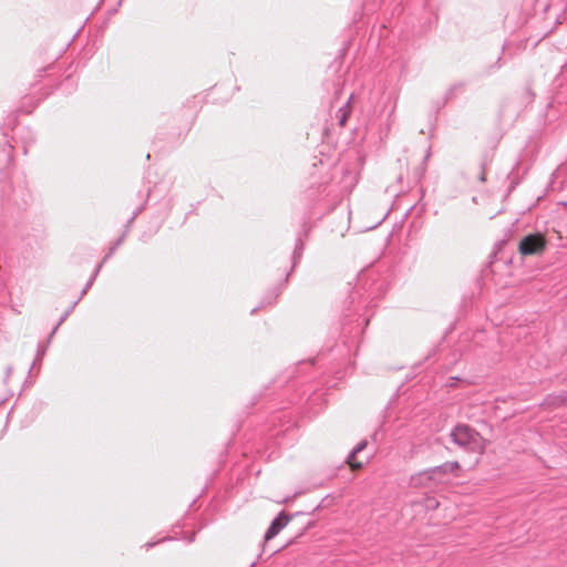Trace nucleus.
Here are the masks:
<instances>
[{
    "instance_id": "1",
    "label": "nucleus",
    "mask_w": 567,
    "mask_h": 567,
    "mask_svg": "<svg viewBox=\"0 0 567 567\" xmlns=\"http://www.w3.org/2000/svg\"><path fill=\"white\" fill-rule=\"evenodd\" d=\"M452 442L458 445L460 447L473 452V453H482L483 445L481 443V435L475 430L471 429L468 425L458 424L456 425L451 434Z\"/></svg>"
},
{
    "instance_id": "2",
    "label": "nucleus",
    "mask_w": 567,
    "mask_h": 567,
    "mask_svg": "<svg viewBox=\"0 0 567 567\" xmlns=\"http://www.w3.org/2000/svg\"><path fill=\"white\" fill-rule=\"evenodd\" d=\"M546 247V240L542 234H529L525 236L518 246V250L524 256L540 254Z\"/></svg>"
},
{
    "instance_id": "3",
    "label": "nucleus",
    "mask_w": 567,
    "mask_h": 567,
    "mask_svg": "<svg viewBox=\"0 0 567 567\" xmlns=\"http://www.w3.org/2000/svg\"><path fill=\"white\" fill-rule=\"evenodd\" d=\"M460 463L456 461L453 462H445L441 465L431 467V473L433 477L435 478V484H441L444 482V477L449 474H454L456 471L460 470Z\"/></svg>"
},
{
    "instance_id": "4",
    "label": "nucleus",
    "mask_w": 567,
    "mask_h": 567,
    "mask_svg": "<svg viewBox=\"0 0 567 567\" xmlns=\"http://www.w3.org/2000/svg\"><path fill=\"white\" fill-rule=\"evenodd\" d=\"M291 516L286 514L284 511L271 522L270 526L265 533V540H270L277 536L290 522Z\"/></svg>"
},
{
    "instance_id": "5",
    "label": "nucleus",
    "mask_w": 567,
    "mask_h": 567,
    "mask_svg": "<svg viewBox=\"0 0 567 567\" xmlns=\"http://www.w3.org/2000/svg\"><path fill=\"white\" fill-rule=\"evenodd\" d=\"M411 484L414 487H430L435 484V478L433 477L431 470H424L411 477Z\"/></svg>"
},
{
    "instance_id": "6",
    "label": "nucleus",
    "mask_w": 567,
    "mask_h": 567,
    "mask_svg": "<svg viewBox=\"0 0 567 567\" xmlns=\"http://www.w3.org/2000/svg\"><path fill=\"white\" fill-rule=\"evenodd\" d=\"M542 406L547 409L566 406L565 392L548 394L542 402Z\"/></svg>"
},
{
    "instance_id": "7",
    "label": "nucleus",
    "mask_w": 567,
    "mask_h": 567,
    "mask_svg": "<svg viewBox=\"0 0 567 567\" xmlns=\"http://www.w3.org/2000/svg\"><path fill=\"white\" fill-rule=\"evenodd\" d=\"M368 445V442L365 440L361 441L360 443H358L353 449L352 451L349 453L348 457H347V463L350 465V467L352 470H359L363 466L362 463L360 462H355L354 461V457L358 453H360L361 451H363Z\"/></svg>"
},
{
    "instance_id": "8",
    "label": "nucleus",
    "mask_w": 567,
    "mask_h": 567,
    "mask_svg": "<svg viewBox=\"0 0 567 567\" xmlns=\"http://www.w3.org/2000/svg\"><path fill=\"white\" fill-rule=\"evenodd\" d=\"M352 97L353 95L351 94L350 97L348 99L347 103L344 105H342L341 107H339V110L337 111V118H338V122H339V125L340 126H344L346 123H347V120L351 113V101H352Z\"/></svg>"
},
{
    "instance_id": "9",
    "label": "nucleus",
    "mask_w": 567,
    "mask_h": 567,
    "mask_svg": "<svg viewBox=\"0 0 567 567\" xmlns=\"http://www.w3.org/2000/svg\"><path fill=\"white\" fill-rule=\"evenodd\" d=\"M101 269H102V264H99L96 266V268L94 269V271H93L91 278L89 279V281L85 282V286H84V288L82 289V291L80 293L79 300H81L86 295L87 290L93 285V282H94L95 278L97 277V275H99Z\"/></svg>"
},
{
    "instance_id": "10",
    "label": "nucleus",
    "mask_w": 567,
    "mask_h": 567,
    "mask_svg": "<svg viewBox=\"0 0 567 567\" xmlns=\"http://www.w3.org/2000/svg\"><path fill=\"white\" fill-rule=\"evenodd\" d=\"M80 300H75L66 310L65 312L62 315V317L60 318L59 322L56 323V326L53 328L50 337H49V341L52 339V337L54 336V333L56 332L58 328L62 324V322L69 317V315L73 311L74 307L78 305Z\"/></svg>"
},
{
    "instance_id": "11",
    "label": "nucleus",
    "mask_w": 567,
    "mask_h": 567,
    "mask_svg": "<svg viewBox=\"0 0 567 567\" xmlns=\"http://www.w3.org/2000/svg\"><path fill=\"white\" fill-rule=\"evenodd\" d=\"M492 162V156L491 155H485L484 158L482 159L481 162V174L478 176V179L480 182L484 183L486 181V169L488 167V165L491 164Z\"/></svg>"
},
{
    "instance_id": "12",
    "label": "nucleus",
    "mask_w": 567,
    "mask_h": 567,
    "mask_svg": "<svg viewBox=\"0 0 567 567\" xmlns=\"http://www.w3.org/2000/svg\"><path fill=\"white\" fill-rule=\"evenodd\" d=\"M45 350H47V347L45 346H41L39 344L38 347V350H37V354H35V359L32 363V368L35 365V363L39 361H41L45 354Z\"/></svg>"
},
{
    "instance_id": "13",
    "label": "nucleus",
    "mask_w": 567,
    "mask_h": 567,
    "mask_svg": "<svg viewBox=\"0 0 567 567\" xmlns=\"http://www.w3.org/2000/svg\"><path fill=\"white\" fill-rule=\"evenodd\" d=\"M302 249H303V245H302L301 240L299 239L296 245L295 251H293V262L295 264L297 262V260H299L301 258Z\"/></svg>"
},
{
    "instance_id": "14",
    "label": "nucleus",
    "mask_w": 567,
    "mask_h": 567,
    "mask_svg": "<svg viewBox=\"0 0 567 567\" xmlns=\"http://www.w3.org/2000/svg\"><path fill=\"white\" fill-rule=\"evenodd\" d=\"M114 251H115V247H111L109 252L104 256V258L102 259V261L100 264H102V266H103L104 262L111 258V256L114 254Z\"/></svg>"
},
{
    "instance_id": "15",
    "label": "nucleus",
    "mask_w": 567,
    "mask_h": 567,
    "mask_svg": "<svg viewBox=\"0 0 567 567\" xmlns=\"http://www.w3.org/2000/svg\"><path fill=\"white\" fill-rule=\"evenodd\" d=\"M114 251H115V247H111L109 252L104 256V258L102 259V261L100 264H102V266H103L104 262L111 258V256L114 254Z\"/></svg>"
},
{
    "instance_id": "16",
    "label": "nucleus",
    "mask_w": 567,
    "mask_h": 567,
    "mask_svg": "<svg viewBox=\"0 0 567 567\" xmlns=\"http://www.w3.org/2000/svg\"><path fill=\"white\" fill-rule=\"evenodd\" d=\"M1 151H2L3 153H6V154L10 157V156H11V153H12V151H13V147H12L10 144H8V145H4V146L1 148Z\"/></svg>"
},
{
    "instance_id": "17",
    "label": "nucleus",
    "mask_w": 567,
    "mask_h": 567,
    "mask_svg": "<svg viewBox=\"0 0 567 567\" xmlns=\"http://www.w3.org/2000/svg\"><path fill=\"white\" fill-rule=\"evenodd\" d=\"M124 237H125V234H123V236H121L114 244L112 247H115V250L117 249V247L123 243L124 240Z\"/></svg>"
},
{
    "instance_id": "18",
    "label": "nucleus",
    "mask_w": 567,
    "mask_h": 567,
    "mask_svg": "<svg viewBox=\"0 0 567 567\" xmlns=\"http://www.w3.org/2000/svg\"><path fill=\"white\" fill-rule=\"evenodd\" d=\"M462 86H463V84H456V85L452 86L450 90V93L452 94L455 90L462 89Z\"/></svg>"
},
{
    "instance_id": "19",
    "label": "nucleus",
    "mask_w": 567,
    "mask_h": 567,
    "mask_svg": "<svg viewBox=\"0 0 567 567\" xmlns=\"http://www.w3.org/2000/svg\"><path fill=\"white\" fill-rule=\"evenodd\" d=\"M559 205H561L563 207H566L567 208V200L565 202H560Z\"/></svg>"
},
{
    "instance_id": "20",
    "label": "nucleus",
    "mask_w": 567,
    "mask_h": 567,
    "mask_svg": "<svg viewBox=\"0 0 567 567\" xmlns=\"http://www.w3.org/2000/svg\"><path fill=\"white\" fill-rule=\"evenodd\" d=\"M154 545H155V543H147V544H146L147 548H151V547H153Z\"/></svg>"
},
{
    "instance_id": "21",
    "label": "nucleus",
    "mask_w": 567,
    "mask_h": 567,
    "mask_svg": "<svg viewBox=\"0 0 567 567\" xmlns=\"http://www.w3.org/2000/svg\"><path fill=\"white\" fill-rule=\"evenodd\" d=\"M565 392V401H566V406H567V391H564Z\"/></svg>"
}]
</instances>
